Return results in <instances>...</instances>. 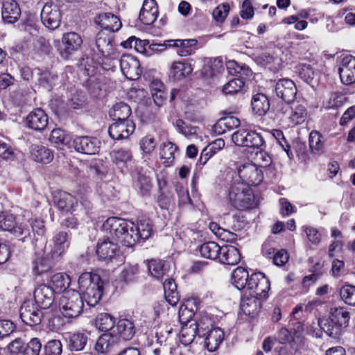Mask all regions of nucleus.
<instances>
[{
	"label": "nucleus",
	"mask_w": 355,
	"mask_h": 355,
	"mask_svg": "<svg viewBox=\"0 0 355 355\" xmlns=\"http://www.w3.org/2000/svg\"><path fill=\"white\" fill-rule=\"evenodd\" d=\"M78 288L87 305L95 306L102 297L103 282L98 275L84 272L79 277Z\"/></svg>",
	"instance_id": "f257e3e1"
},
{
	"label": "nucleus",
	"mask_w": 355,
	"mask_h": 355,
	"mask_svg": "<svg viewBox=\"0 0 355 355\" xmlns=\"http://www.w3.org/2000/svg\"><path fill=\"white\" fill-rule=\"evenodd\" d=\"M350 319L349 313L343 307L334 308L331 309L328 319L318 321L320 328L329 336L338 338L343 328L348 326Z\"/></svg>",
	"instance_id": "f03ea898"
},
{
	"label": "nucleus",
	"mask_w": 355,
	"mask_h": 355,
	"mask_svg": "<svg viewBox=\"0 0 355 355\" xmlns=\"http://www.w3.org/2000/svg\"><path fill=\"white\" fill-rule=\"evenodd\" d=\"M84 303L81 294L75 290L64 292L59 301L62 315L67 318L78 317L83 310Z\"/></svg>",
	"instance_id": "7ed1b4c3"
},
{
	"label": "nucleus",
	"mask_w": 355,
	"mask_h": 355,
	"mask_svg": "<svg viewBox=\"0 0 355 355\" xmlns=\"http://www.w3.org/2000/svg\"><path fill=\"white\" fill-rule=\"evenodd\" d=\"M229 197L232 205L237 209L243 210L253 207L254 197L252 191L242 184L232 185L230 189Z\"/></svg>",
	"instance_id": "20e7f679"
},
{
	"label": "nucleus",
	"mask_w": 355,
	"mask_h": 355,
	"mask_svg": "<svg viewBox=\"0 0 355 355\" xmlns=\"http://www.w3.org/2000/svg\"><path fill=\"white\" fill-rule=\"evenodd\" d=\"M270 288V282L266 275L262 272H254L248 281L244 293L265 298Z\"/></svg>",
	"instance_id": "39448f33"
},
{
	"label": "nucleus",
	"mask_w": 355,
	"mask_h": 355,
	"mask_svg": "<svg viewBox=\"0 0 355 355\" xmlns=\"http://www.w3.org/2000/svg\"><path fill=\"white\" fill-rule=\"evenodd\" d=\"M0 229L10 232L15 236L26 237L30 235L27 223H19L12 214H0Z\"/></svg>",
	"instance_id": "423d86ee"
},
{
	"label": "nucleus",
	"mask_w": 355,
	"mask_h": 355,
	"mask_svg": "<svg viewBox=\"0 0 355 355\" xmlns=\"http://www.w3.org/2000/svg\"><path fill=\"white\" fill-rule=\"evenodd\" d=\"M237 169L239 178L248 186H257L263 180L262 169L252 162L241 164Z\"/></svg>",
	"instance_id": "0eeeda50"
},
{
	"label": "nucleus",
	"mask_w": 355,
	"mask_h": 355,
	"mask_svg": "<svg viewBox=\"0 0 355 355\" xmlns=\"http://www.w3.org/2000/svg\"><path fill=\"white\" fill-rule=\"evenodd\" d=\"M232 141L239 146L260 148L264 144L263 137L254 131L239 130L232 135Z\"/></svg>",
	"instance_id": "6e6552de"
},
{
	"label": "nucleus",
	"mask_w": 355,
	"mask_h": 355,
	"mask_svg": "<svg viewBox=\"0 0 355 355\" xmlns=\"http://www.w3.org/2000/svg\"><path fill=\"white\" fill-rule=\"evenodd\" d=\"M44 243L40 248L35 247V256L32 261L33 271L35 275H41L48 272L53 266L55 261L59 259L52 257V252L45 254L44 250Z\"/></svg>",
	"instance_id": "1a4fd4ad"
},
{
	"label": "nucleus",
	"mask_w": 355,
	"mask_h": 355,
	"mask_svg": "<svg viewBox=\"0 0 355 355\" xmlns=\"http://www.w3.org/2000/svg\"><path fill=\"white\" fill-rule=\"evenodd\" d=\"M40 306L32 301H25L20 308V318L26 324L33 327L41 323L43 313Z\"/></svg>",
	"instance_id": "9d476101"
},
{
	"label": "nucleus",
	"mask_w": 355,
	"mask_h": 355,
	"mask_svg": "<svg viewBox=\"0 0 355 355\" xmlns=\"http://www.w3.org/2000/svg\"><path fill=\"white\" fill-rule=\"evenodd\" d=\"M122 73L129 80H137L142 73L139 60L130 54H124L119 60Z\"/></svg>",
	"instance_id": "9b49d317"
},
{
	"label": "nucleus",
	"mask_w": 355,
	"mask_h": 355,
	"mask_svg": "<svg viewBox=\"0 0 355 355\" xmlns=\"http://www.w3.org/2000/svg\"><path fill=\"white\" fill-rule=\"evenodd\" d=\"M96 46L99 52L107 60L113 61L119 56V53L113 45V39L103 31L97 34Z\"/></svg>",
	"instance_id": "f8f14e48"
},
{
	"label": "nucleus",
	"mask_w": 355,
	"mask_h": 355,
	"mask_svg": "<svg viewBox=\"0 0 355 355\" xmlns=\"http://www.w3.org/2000/svg\"><path fill=\"white\" fill-rule=\"evenodd\" d=\"M275 91L276 95L287 104L294 102L297 95V87L295 83L289 78L279 79Z\"/></svg>",
	"instance_id": "ddd939ff"
},
{
	"label": "nucleus",
	"mask_w": 355,
	"mask_h": 355,
	"mask_svg": "<svg viewBox=\"0 0 355 355\" xmlns=\"http://www.w3.org/2000/svg\"><path fill=\"white\" fill-rule=\"evenodd\" d=\"M41 20L49 29L54 30L59 27L61 22V13L56 4L46 3L41 12Z\"/></svg>",
	"instance_id": "4468645a"
},
{
	"label": "nucleus",
	"mask_w": 355,
	"mask_h": 355,
	"mask_svg": "<svg viewBox=\"0 0 355 355\" xmlns=\"http://www.w3.org/2000/svg\"><path fill=\"white\" fill-rule=\"evenodd\" d=\"M55 291L49 285L42 284L37 286L34 291V300L35 304L41 309H49L55 301Z\"/></svg>",
	"instance_id": "2eb2a0df"
},
{
	"label": "nucleus",
	"mask_w": 355,
	"mask_h": 355,
	"mask_svg": "<svg viewBox=\"0 0 355 355\" xmlns=\"http://www.w3.org/2000/svg\"><path fill=\"white\" fill-rule=\"evenodd\" d=\"M135 129L133 120L115 121L109 127L108 132L111 138L119 140L128 138Z\"/></svg>",
	"instance_id": "dca6fc26"
},
{
	"label": "nucleus",
	"mask_w": 355,
	"mask_h": 355,
	"mask_svg": "<svg viewBox=\"0 0 355 355\" xmlns=\"http://www.w3.org/2000/svg\"><path fill=\"white\" fill-rule=\"evenodd\" d=\"M338 73L341 81L345 85L355 82V57L352 55L345 56L340 64Z\"/></svg>",
	"instance_id": "f3484780"
},
{
	"label": "nucleus",
	"mask_w": 355,
	"mask_h": 355,
	"mask_svg": "<svg viewBox=\"0 0 355 355\" xmlns=\"http://www.w3.org/2000/svg\"><path fill=\"white\" fill-rule=\"evenodd\" d=\"M25 122L28 128L42 132L47 127L49 118L42 109L37 108L28 114Z\"/></svg>",
	"instance_id": "a211bd4d"
},
{
	"label": "nucleus",
	"mask_w": 355,
	"mask_h": 355,
	"mask_svg": "<svg viewBox=\"0 0 355 355\" xmlns=\"http://www.w3.org/2000/svg\"><path fill=\"white\" fill-rule=\"evenodd\" d=\"M100 141L97 138L87 136L78 137L73 140L75 150L87 155L97 153L100 148Z\"/></svg>",
	"instance_id": "6ab92c4d"
},
{
	"label": "nucleus",
	"mask_w": 355,
	"mask_h": 355,
	"mask_svg": "<svg viewBox=\"0 0 355 355\" xmlns=\"http://www.w3.org/2000/svg\"><path fill=\"white\" fill-rule=\"evenodd\" d=\"M206 322L207 324H211V320L205 318L201 319L198 322L194 321L189 325V327H184L181 331V334L183 338L189 337L186 342H192L196 335L199 337H204L207 334V331L210 330L208 328V325H205Z\"/></svg>",
	"instance_id": "aec40b11"
},
{
	"label": "nucleus",
	"mask_w": 355,
	"mask_h": 355,
	"mask_svg": "<svg viewBox=\"0 0 355 355\" xmlns=\"http://www.w3.org/2000/svg\"><path fill=\"white\" fill-rule=\"evenodd\" d=\"M62 44L64 48L61 51V55L64 59H67L70 55L80 48L83 40L78 33L69 32L62 35Z\"/></svg>",
	"instance_id": "412c9836"
},
{
	"label": "nucleus",
	"mask_w": 355,
	"mask_h": 355,
	"mask_svg": "<svg viewBox=\"0 0 355 355\" xmlns=\"http://www.w3.org/2000/svg\"><path fill=\"white\" fill-rule=\"evenodd\" d=\"M71 236L67 232L60 231L55 234L52 239L53 243L51 250L52 257L60 259L64 254L70 245Z\"/></svg>",
	"instance_id": "4be33fe9"
},
{
	"label": "nucleus",
	"mask_w": 355,
	"mask_h": 355,
	"mask_svg": "<svg viewBox=\"0 0 355 355\" xmlns=\"http://www.w3.org/2000/svg\"><path fill=\"white\" fill-rule=\"evenodd\" d=\"M54 205L61 211H73L74 207L78 204L77 200L69 193L56 191L53 194Z\"/></svg>",
	"instance_id": "5701e85b"
},
{
	"label": "nucleus",
	"mask_w": 355,
	"mask_h": 355,
	"mask_svg": "<svg viewBox=\"0 0 355 355\" xmlns=\"http://www.w3.org/2000/svg\"><path fill=\"white\" fill-rule=\"evenodd\" d=\"M103 29L111 33L118 31L122 26L120 19L110 12H103L98 15L95 20Z\"/></svg>",
	"instance_id": "b1692460"
},
{
	"label": "nucleus",
	"mask_w": 355,
	"mask_h": 355,
	"mask_svg": "<svg viewBox=\"0 0 355 355\" xmlns=\"http://www.w3.org/2000/svg\"><path fill=\"white\" fill-rule=\"evenodd\" d=\"M158 16V7L155 0H144L139 19L145 25H151Z\"/></svg>",
	"instance_id": "393cba45"
},
{
	"label": "nucleus",
	"mask_w": 355,
	"mask_h": 355,
	"mask_svg": "<svg viewBox=\"0 0 355 355\" xmlns=\"http://www.w3.org/2000/svg\"><path fill=\"white\" fill-rule=\"evenodd\" d=\"M2 19L4 21L13 24L21 16V9L15 0H3L2 2Z\"/></svg>",
	"instance_id": "a878e982"
},
{
	"label": "nucleus",
	"mask_w": 355,
	"mask_h": 355,
	"mask_svg": "<svg viewBox=\"0 0 355 355\" xmlns=\"http://www.w3.org/2000/svg\"><path fill=\"white\" fill-rule=\"evenodd\" d=\"M261 298V297L254 296L244 293L241 302V309L242 311L245 315L254 317L260 310Z\"/></svg>",
	"instance_id": "bb28decb"
},
{
	"label": "nucleus",
	"mask_w": 355,
	"mask_h": 355,
	"mask_svg": "<svg viewBox=\"0 0 355 355\" xmlns=\"http://www.w3.org/2000/svg\"><path fill=\"white\" fill-rule=\"evenodd\" d=\"M31 158L36 162L49 164L53 159V152L42 144H32L30 146Z\"/></svg>",
	"instance_id": "cd10ccee"
},
{
	"label": "nucleus",
	"mask_w": 355,
	"mask_h": 355,
	"mask_svg": "<svg viewBox=\"0 0 355 355\" xmlns=\"http://www.w3.org/2000/svg\"><path fill=\"white\" fill-rule=\"evenodd\" d=\"M198 44L196 39L189 40H166V45L169 47H176L177 53L180 56H187L193 53L192 47Z\"/></svg>",
	"instance_id": "c85d7f7f"
},
{
	"label": "nucleus",
	"mask_w": 355,
	"mask_h": 355,
	"mask_svg": "<svg viewBox=\"0 0 355 355\" xmlns=\"http://www.w3.org/2000/svg\"><path fill=\"white\" fill-rule=\"evenodd\" d=\"M118 250L117 244L109 239H104L98 242L96 248V254L98 257L105 261H112L115 257Z\"/></svg>",
	"instance_id": "c756f323"
},
{
	"label": "nucleus",
	"mask_w": 355,
	"mask_h": 355,
	"mask_svg": "<svg viewBox=\"0 0 355 355\" xmlns=\"http://www.w3.org/2000/svg\"><path fill=\"white\" fill-rule=\"evenodd\" d=\"M205 337V344L209 352H215L224 339V333L220 328H211Z\"/></svg>",
	"instance_id": "7c9ffc66"
},
{
	"label": "nucleus",
	"mask_w": 355,
	"mask_h": 355,
	"mask_svg": "<svg viewBox=\"0 0 355 355\" xmlns=\"http://www.w3.org/2000/svg\"><path fill=\"white\" fill-rule=\"evenodd\" d=\"M110 155L112 162L120 169L127 168L128 163L133 158L132 151L130 149L122 148L113 150Z\"/></svg>",
	"instance_id": "2f4dec72"
},
{
	"label": "nucleus",
	"mask_w": 355,
	"mask_h": 355,
	"mask_svg": "<svg viewBox=\"0 0 355 355\" xmlns=\"http://www.w3.org/2000/svg\"><path fill=\"white\" fill-rule=\"evenodd\" d=\"M241 259L238 249L232 245H223L218 257L219 261L223 264L235 265Z\"/></svg>",
	"instance_id": "473e14b6"
},
{
	"label": "nucleus",
	"mask_w": 355,
	"mask_h": 355,
	"mask_svg": "<svg viewBox=\"0 0 355 355\" xmlns=\"http://www.w3.org/2000/svg\"><path fill=\"white\" fill-rule=\"evenodd\" d=\"M128 224V223L122 218L110 217L104 222L103 228L105 232L118 238Z\"/></svg>",
	"instance_id": "72a5a7b5"
},
{
	"label": "nucleus",
	"mask_w": 355,
	"mask_h": 355,
	"mask_svg": "<svg viewBox=\"0 0 355 355\" xmlns=\"http://www.w3.org/2000/svg\"><path fill=\"white\" fill-rule=\"evenodd\" d=\"M132 110L130 107L123 102L116 103L109 112L110 116L113 121L132 120L130 118Z\"/></svg>",
	"instance_id": "f704fd0d"
},
{
	"label": "nucleus",
	"mask_w": 355,
	"mask_h": 355,
	"mask_svg": "<svg viewBox=\"0 0 355 355\" xmlns=\"http://www.w3.org/2000/svg\"><path fill=\"white\" fill-rule=\"evenodd\" d=\"M137 233L135 225L133 223H128L126 228L118 236L119 241L125 246L132 247L140 239Z\"/></svg>",
	"instance_id": "c9c22d12"
},
{
	"label": "nucleus",
	"mask_w": 355,
	"mask_h": 355,
	"mask_svg": "<svg viewBox=\"0 0 355 355\" xmlns=\"http://www.w3.org/2000/svg\"><path fill=\"white\" fill-rule=\"evenodd\" d=\"M251 105L253 112L259 116L265 115L270 109L268 98L261 93H258L253 96Z\"/></svg>",
	"instance_id": "e433bc0d"
},
{
	"label": "nucleus",
	"mask_w": 355,
	"mask_h": 355,
	"mask_svg": "<svg viewBox=\"0 0 355 355\" xmlns=\"http://www.w3.org/2000/svg\"><path fill=\"white\" fill-rule=\"evenodd\" d=\"M119 336L125 340H131L136 333L134 322L127 318L120 319L116 324Z\"/></svg>",
	"instance_id": "4c0bfd02"
},
{
	"label": "nucleus",
	"mask_w": 355,
	"mask_h": 355,
	"mask_svg": "<svg viewBox=\"0 0 355 355\" xmlns=\"http://www.w3.org/2000/svg\"><path fill=\"white\" fill-rule=\"evenodd\" d=\"M164 295L166 301L172 306H175L180 297L177 292V285L173 279L167 278L163 284Z\"/></svg>",
	"instance_id": "58836bf2"
},
{
	"label": "nucleus",
	"mask_w": 355,
	"mask_h": 355,
	"mask_svg": "<svg viewBox=\"0 0 355 355\" xmlns=\"http://www.w3.org/2000/svg\"><path fill=\"white\" fill-rule=\"evenodd\" d=\"M250 277L246 268L237 267L232 272V283L236 288L244 290Z\"/></svg>",
	"instance_id": "ea45409f"
},
{
	"label": "nucleus",
	"mask_w": 355,
	"mask_h": 355,
	"mask_svg": "<svg viewBox=\"0 0 355 355\" xmlns=\"http://www.w3.org/2000/svg\"><path fill=\"white\" fill-rule=\"evenodd\" d=\"M323 136L317 130H312L309 134V144L311 153L320 155L324 152V144Z\"/></svg>",
	"instance_id": "a19ab883"
},
{
	"label": "nucleus",
	"mask_w": 355,
	"mask_h": 355,
	"mask_svg": "<svg viewBox=\"0 0 355 355\" xmlns=\"http://www.w3.org/2000/svg\"><path fill=\"white\" fill-rule=\"evenodd\" d=\"M50 282L55 292H65L70 285L71 279L66 273L58 272L51 276Z\"/></svg>",
	"instance_id": "79ce46f5"
},
{
	"label": "nucleus",
	"mask_w": 355,
	"mask_h": 355,
	"mask_svg": "<svg viewBox=\"0 0 355 355\" xmlns=\"http://www.w3.org/2000/svg\"><path fill=\"white\" fill-rule=\"evenodd\" d=\"M199 250L202 257L215 260L218 259L221 247L216 242L209 241L201 245Z\"/></svg>",
	"instance_id": "37998d69"
},
{
	"label": "nucleus",
	"mask_w": 355,
	"mask_h": 355,
	"mask_svg": "<svg viewBox=\"0 0 355 355\" xmlns=\"http://www.w3.org/2000/svg\"><path fill=\"white\" fill-rule=\"evenodd\" d=\"M178 147L172 142H166L160 146V158L164 159V164L169 166L175 159V153L177 152Z\"/></svg>",
	"instance_id": "c03bdc74"
},
{
	"label": "nucleus",
	"mask_w": 355,
	"mask_h": 355,
	"mask_svg": "<svg viewBox=\"0 0 355 355\" xmlns=\"http://www.w3.org/2000/svg\"><path fill=\"white\" fill-rule=\"evenodd\" d=\"M116 338L110 334H105L101 336L96 345L95 349L99 353H106L115 345Z\"/></svg>",
	"instance_id": "a18cd8bd"
},
{
	"label": "nucleus",
	"mask_w": 355,
	"mask_h": 355,
	"mask_svg": "<svg viewBox=\"0 0 355 355\" xmlns=\"http://www.w3.org/2000/svg\"><path fill=\"white\" fill-rule=\"evenodd\" d=\"M57 76L51 74L49 71H42L35 68V80L44 88L50 90Z\"/></svg>",
	"instance_id": "49530a36"
},
{
	"label": "nucleus",
	"mask_w": 355,
	"mask_h": 355,
	"mask_svg": "<svg viewBox=\"0 0 355 355\" xmlns=\"http://www.w3.org/2000/svg\"><path fill=\"white\" fill-rule=\"evenodd\" d=\"M192 68L190 64L182 62H174L170 69V74L175 79L180 80L190 74Z\"/></svg>",
	"instance_id": "de8ad7c7"
},
{
	"label": "nucleus",
	"mask_w": 355,
	"mask_h": 355,
	"mask_svg": "<svg viewBox=\"0 0 355 355\" xmlns=\"http://www.w3.org/2000/svg\"><path fill=\"white\" fill-rule=\"evenodd\" d=\"M296 71L300 78L309 84L313 83L315 78L318 76L311 65L306 63L299 64L296 67Z\"/></svg>",
	"instance_id": "09e8293b"
},
{
	"label": "nucleus",
	"mask_w": 355,
	"mask_h": 355,
	"mask_svg": "<svg viewBox=\"0 0 355 355\" xmlns=\"http://www.w3.org/2000/svg\"><path fill=\"white\" fill-rule=\"evenodd\" d=\"M307 118V110L302 105H297L292 110L289 116L290 125L292 126L303 123Z\"/></svg>",
	"instance_id": "8fccbe9b"
},
{
	"label": "nucleus",
	"mask_w": 355,
	"mask_h": 355,
	"mask_svg": "<svg viewBox=\"0 0 355 355\" xmlns=\"http://www.w3.org/2000/svg\"><path fill=\"white\" fill-rule=\"evenodd\" d=\"M148 270L151 275L157 279H162L164 275L168 277L166 263L162 260L153 259L148 263Z\"/></svg>",
	"instance_id": "3c124183"
},
{
	"label": "nucleus",
	"mask_w": 355,
	"mask_h": 355,
	"mask_svg": "<svg viewBox=\"0 0 355 355\" xmlns=\"http://www.w3.org/2000/svg\"><path fill=\"white\" fill-rule=\"evenodd\" d=\"M115 324L114 318L107 313L99 314L95 320L96 327L102 331L111 330Z\"/></svg>",
	"instance_id": "603ef678"
},
{
	"label": "nucleus",
	"mask_w": 355,
	"mask_h": 355,
	"mask_svg": "<svg viewBox=\"0 0 355 355\" xmlns=\"http://www.w3.org/2000/svg\"><path fill=\"white\" fill-rule=\"evenodd\" d=\"M137 229V233L139 239L145 241L150 237L153 232V227L150 219L142 218L140 219L137 225H135Z\"/></svg>",
	"instance_id": "864d4df0"
},
{
	"label": "nucleus",
	"mask_w": 355,
	"mask_h": 355,
	"mask_svg": "<svg viewBox=\"0 0 355 355\" xmlns=\"http://www.w3.org/2000/svg\"><path fill=\"white\" fill-rule=\"evenodd\" d=\"M340 297L347 305L355 306V286L345 284L340 288Z\"/></svg>",
	"instance_id": "5fc2aeb1"
},
{
	"label": "nucleus",
	"mask_w": 355,
	"mask_h": 355,
	"mask_svg": "<svg viewBox=\"0 0 355 355\" xmlns=\"http://www.w3.org/2000/svg\"><path fill=\"white\" fill-rule=\"evenodd\" d=\"M86 343L87 336L84 334H74L69 337V347L71 351L82 350Z\"/></svg>",
	"instance_id": "6e6d98bb"
},
{
	"label": "nucleus",
	"mask_w": 355,
	"mask_h": 355,
	"mask_svg": "<svg viewBox=\"0 0 355 355\" xmlns=\"http://www.w3.org/2000/svg\"><path fill=\"white\" fill-rule=\"evenodd\" d=\"M245 83L242 79L233 78L223 87L222 92L225 94H236L241 91Z\"/></svg>",
	"instance_id": "4d7b16f0"
},
{
	"label": "nucleus",
	"mask_w": 355,
	"mask_h": 355,
	"mask_svg": "<svg viewBox=\"0 0 355 355\" xmlns=\"http://www.w3.org/2000/svg\"><path fill=\"white\" fill-rule=\"evenodd\" d=\"M137 187L141 196H148L152 188L151 179L146 175L139 173Z\"/></svg>",
	"instance_id": "13d9d810"
},
{
	"label": "nucleus",
	"mask_w": 355,
	"mask_h": 355,
	"mask_svg": "<svg viewBox=\"0 0 355 355\" xmlns=\"http://www.w3.org/2000/svg\"><path fill=\"white\" fill-rule=\"evenodd\" d=\"M49 141L57 146H65L69 144V138L62 130L56 128L51 131Z\"/></svg>",
	"instance_id": "bf43d9fd"
},
{
	"label": "nucleus",
	"mask_w": 355,
	"mask_h": 355,
	"mask_svg": "<svg viewBox=\"0 0 355 355\" xmlns=\"http://www.w3.org/2000/svg\"><path fill=\"white\" fill-rule=\"evenodd\" d=\"M176 130L185 137L196 135L198 128L193 126L182 119H177L175 123Z\"/></svg>",
	"instance_id": "052dcab7"
},
{
	"label": "nucleus",
	"mask_w": 355,
	"mask_h": 355,
	"mask_svg": "<svg viewBox=\"0 0 355 355\" xmlns=\"http://www.w3.org/2000/svg\"><path fill=\"white\" fill-rule=\"evenodd\" d=\"M42 343L37 338H33L26 343L23 350V355H40Z\"/></svg>",
	"instance_id": "680f3d73"
},
{
	"label": "nucleus",
	"mask_w": 355,
	"mask_h": 355,
	"mask_svg": "<svg viewBox=\"0 0 355 355\" xmlns=\"http://www.w3.org/2000/svg\"><path fill=\"white\" fill-rule=\"evenodd\" d=\"M194 315V313L192 310L189 309L186 304H182L179 309V320L180 322L183 324L182 329L184 327H189L188 324L193 322L191 321V318Z\"/></svg>",
	"instance_id": "e2e57ef3"
},
{
	"label": "nucleus",
	"mask_w": 355,
	"mask_h": 355,
	"mask_svg": "<svg viewBox=\"0 0 355 355\" xmlns=\"http://www.w3.org/2000/svg\"><path fill=\"white\" fill-rule=\"evenodd\" d=\"M45 355H61L62 345L58 340H49L44 347Z\"/></svg>",
	"instance_id": "0e129e2a"
},
{
	"label": "nucleus",
	"mask_w": 355,
	"mask_h": 355,
	"mask_svg": "<svg viewBox=\"0 0 355 355\" xmlns=\"http://www.w3.org/2000/svg\"><path fill=\"white\" fill-rule=\"evenodd\" d=\"M239 125L240 121L238 118L233 116H229L221 118L216 125V128L217 127H219L220 128L224 127L227 128V130H230L239 127Z\"/></svg>",
	"instance_id": "69168bd1"
},
{
	"label": "nucleus",
	"mask_w": 355,
	"mask_h": 355,
	"mask_svg": "<svg viewBox=\"0 0 355 355\" xmlns=\"http://www.w3.org/2000/svg\"><path fill=\"white\" fill-rule=\"evenodd\" d=\"M230 11L228 3H222L218 6L212 12L214 19L218 22H223Z\"/></svg>",
	"instance_id": "338daca9"
},
{
	"label": "nucleus",
	"mask_w": 355,
	"mask_h": 355,
	"mask_svg": "<svg viewBox=\"0 0 355 355\" xmlns=\"http://www.w3.org/2000/svg\"><path fill=\"white\" fill-rule=\"evenodd\" d=\"M139 145L144 153L150 154L155 150L156 142L154 137L146 136L140 140Z\"/></svg>",
	"instance_id": "774afa93"
}]
</instances>
